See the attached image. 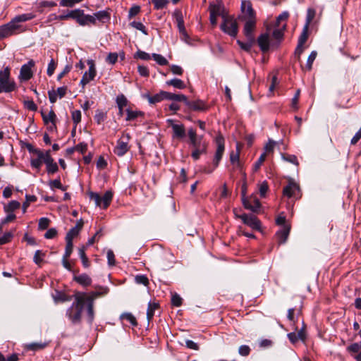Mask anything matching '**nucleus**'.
<instances>
[{
	"label": "nucleus",
	"instance_id": "obj_1",
	"mask_svg": "<svg viewBox=\"0 0 361 361\" xmlns=\"http://www.w3.org/2000/svg\"><path fill=\"white\" fill-rule=\"evenodd\" d=\"M241 11L243 14L240 18L245 22L243 34L250 36V32L255 31L256 28L257 17L250 1H242Z\"/></svg>",
	"mask_w": 361,
	"mask_h": 361
},
{
	"label": "nucleus",
	"instance_id": "obj_2",
	"mask_svg": "<svg viewBox=\"0 0 361 361\" xmlns=\"http://www.w3.org/2000/svg\"><path fill=\"white\" fill-rule=\"evenodd\" d=\"M73 297L75 300L72 305L66 310V315L72 324H77L81 322L85 293L76 292Z\"/></svg>",
	"mask_w": 361,
	"mask_h": 361
},
{
	"label": "nucleus",
	"instance_id": "obj_3",
	"mask_svg": "<svg viewBox=\"0 0 361 361\" xmlns=\"http://www.w3.org/2000/svg\"><path fill=\"white\" fill-rule=\"evenodd\" d=\"M109 289L107 288H101L99 291H92L89 293H85L84 299V306H87V312L90 321L92 322L94 318V301L99 296L107 294Z\"/></svg>",
	"mask_w": 361,
	"mask_h": 361
},
{
	"label": "nucleus",
	"instance_id": "obj_4",
	"mask_svg": "<svg viewBox=\"0 0 361 361\" xmlns=\"http://www.w3.org/2000/svg\"><path fill=\"white\" fill-rule=\"evenodd\" d=\"M220 29L231 37H235L238 32V24L232 16H224Z\"/></svg>",
	"mask_w": 361,
	"mask_h": 361
},
{
	"label": "nucleus",
	"instance_id": "obj_5",
	"mask_svg": "<svg viewBox=\"0 0 361 361\" xmlns=\"http://www.w3.org/2000/svg\"><path fill=\"white\" fill-rule=\"evenodd\" d=\"M0 85L4 92H11L16 88L15 81L11 78V68L8 66L0 71Z\"/></svg>",
	"mask_w": 361,
	"mask_h": 361
},
{
	"label": "nucleus",
	"instance_id": "obj_6",
	"mask_svg": "<svg viewBox=\"0 0 361 361\" xmlns=\"http://www.w3.org/2000/svg\"><path fill=\"white\" fill-rule=\"evenodd\" d=\"M88 194L90 200L94 202L95 205L102 209H106L113 198V193L110 190L105 192L103 196L93 192H90Z\"/></svg>",
	"mask_w": 361,
	"mask_h": 361
},
{
	"label": "nucleus",
	"instance_id": "obj_7",
	"mask_svg": "<svg viewBox=\"0 0 361 361\" xmlns=\"http://www.w3.org/2000/svg\"><path fill=\"white\" fill-rule=\"evenodd\" d=\"M233 213L237 219H240L243 224L250 227L252 230H261V222L255 215L245 213L239 214L236 209H233Z\"/></svg>",
	"mask_w": 361,
	"mask_h": 361
},
{
	"label": "nucleus",
	"instance_id": "obj_8",
	"mask_svg": "<svg viewBox=\"0 0 361 361\" xmlns=\"http://www.w3.org/2000/svg\"><path fill=\"white\" fill-rule=\"evenodd\" d=\"M130 135L129 133H123L121 137L117 141V145L114 149V152L119 156H123L129 149V142Z\"/></svg>",
	"mask_w": 361,
	"mask_h": 361
},
{
	"label": "nucleus",
	"instance_id": "obj_9",
	"mask_svg": "<svg viewBox=\"0 0 361 361\" xmlns=\"http://www.w3.org/2000/svg\"><path fill=\"white\" fill-rule=\"evenodd\" d=\"M77 23L80 26H90L94 23V18L92 15L85 14L82 9H74V18Z\"/></svg>",
	"mask_w": 361,
	"mask_h": 361
},
{
	"label": "nucleus",
	"instance_id": "obj_10",
	"mask_svg": "<svg viewBox=\"0 0 361 361\" xmlns=\"http://www.w3.org/2000/svg\"><path fill=\"white\" fill-rule=\"evenodd\" d=\"M215 142L216 145V150L213 160L214 169L219 166L225 149L224 138L221 135H219L216 137Z\"/></svg>",
	"mask_w": 361,
	"mask_h": 361
},
{
	"label": "nucleus",
	"instance_id": "obj_11",
	"mask_svg": "<svg viewBox=\"0 0 361 361\" xmlns=\"http://www.w3.org/2000/svg\"><path fill=\"white\" fill-rule=\"evenodd\" d=\"M35 66L34 60L30 59L27 63L23 64L20 71L18 78L20 81H27L33 76L32 68Z\"/></svg>",
	"mask_w": 361,
	"mask_h": 361
},
{
	"label": "nucleus",
	"instance_id": "obj_12",
	"mask_svg": "<svg viewBox=\"0 0 361 361\" xmlns=\"http://www.w3.org/2000/svg\"><path fill=\"white\" fill-rule=\"evenodd\" d=\"M87 64L89 66L88 71H85L80 80V85H82V88L88 84L90 81L94 80L96 76L97 71L94 63L92 60H88Z\"/></svg>",
	"mask_w": 361,
	"mask_h": 361
},
{
	"label": "nucleus",
	"instance_id": "obj_13",
	"mask_svg": "<svg viewBox=\"0 0 361 361\" xmlns=\"http://www.w3.org/2000/svg\"><path fill=\"white\" fill-rule=\"evenodd\" d=\"M188 135L192 148L207 147V144L202 140V136H198L195 129H188Z\"/></svg>",
	"mask_w": 361,
	"mask_h": 361
},
{
	"label": "nucleus",
	"instance_id": "obj_14",
	"mask_svg": "<svg viewBox=\"0 0 361 361\" xmlns=\"http://www.w3.org/2000/svg\"><path fill=\"white\" fill-rule=\"evenodd\" d=\"M242 200L245 208L252 211V212H258L261 207L259 200L255 196L246 198L245 197V194L243 193Z\"/></svg>",
	"mask_w": 361,
	"mask_h": 361
},
{
	"label": "nucleus",
	"instance_id": "obj_15",
	"mask_svg": "<svg viewBox=\"0 0 361 361\" xmlns=\"http://www.w3.org/2000/svg\"><path fill=\"white\" fill-rule=\"evenodd\" d=\"M20 27V25H15L12 20L7 24L0 26V39L13 35Z\"/></svg>",
	"mask_w": 361,
	"mask_h": 361
},
{
	"label": "nucleus",
	"instance_id": "obj_16",
	"mask_svg": "<svg viewBox=\"0 0 361 361\" xmlns=\"http://www.w3.org/2000/svg\"><path fill=\"white\" fill-rule=\"evenodd\" d=\"M299 192L300 187L298 184L290 180L288 184L283 190V195L288 198L295 197Z\"/></svg>",
	"mask_w": 361,
	"mask_h": 361
},
{
	"label": "nucleus",
	"instance_id": "obj_17",
	"mask_svg": "<svg viewBox=\"0 0 361 361\" xmlns=\"http://www.w3.org/2000/svg\"><path fill=\"white\" fill-rule=\"evenodd\" d=\"M168 123L173 130L172 137L173 139L181 140L185 136V129L183 124H177L173 122V120H168Z\"/></svg>",
	"mask_w": 361,
	"mask_h": 361
},
{
	"label": "nucleus",
	"instance_id": "obj_18",
	"mask_svg": "<svg viewBox=\"0 0 361 361\" xmlns=\"http://www.w3.org/2000/svg\"><path fill=\"white\" fill-rule=\"evenodd\" d=\"M34 153L36 154L37 158L32 159L30 164L32 167L39 170L42 164L44 163V160L46 159L47 155V151L44 152L39 149H35Z\"/></svg>",
	"mask_w": 361,
	"mask_h": 361
},
{
	"label": "nucleus",
	"instance_id": "obj_19",
	"mask_svg": "<svg viewBox=\"0 0 361 361\" xmlns=\"http://www.w3.org/2000/svg\"><path fill=\"white\" fill-rule=\"evenodd\" d=\"M44 164H46L47 171L49 174H54L57 172L59 169L58 165L51 157L49 151H47V155L44 160Z\"/></svg>",
	"mask_w": 361,
	"mask_h": 361
},
{
	"label": "nucleus",
	"instance_id": "obj_20",
	"mask_svg": "<svg viewBox=\"0 0 361 361\" xmlns=\"http://www.w3.org/2000/svg\"><path fill=\"white\" fill-rule=\"evenodd\" d=\"M290 231V225H284L276 233V237L279 243L283 244L286 242Z\"/></svg>",
	"mask_w": 361,
	"mask_h": 361
},
{
	"label": "nucleus",
	"instance_id": "obj_21",
	"mask_svg": "<svg viewBox=\"0 0 361 361\" xmlns=\"http://www.w3.org/2000/svg\"><path fill=\"white\" fill-rule=\"evenodd\" d=\"M83 226V221L80 219L77 221L75 226L73 227L66 234V240L73 241V239L76 237Z\"/></svg>",
	"mask_w": 361,
	"mask_h": 361
},
{
	"label": "nucleus",
	"instance_id": "obj_22",
	"mask_svg": "<svg viewBox=\"0 0 361 361\" xmlns=\"http://www.w3.org/2000/svg\"><path fill=\"white\" fill-rule=\"evenodd\" d=\"M253 32L254 31L250 32V36H247L246 34H244L247 38L246 42H243L240 40H237V43L240 46V47L245 51H250L253 44L255 43Z\"/></svg>",
	"mask_w": 361,
	"mask_h": 361
},
{
	"label": "nucleus",
	"instance_id": "obj_23",
	"mask_svg": "<svg viewBox=\"0 0 361 361\" xmlns=\"http://www.w3.org/2000/svg\"><path fill=\"white\" fill-rule=\"evenodd\" d=\"M92 16L94 18V23L93 25H96L97 20L101 22L102 23H108L110 20V14L106 11H99L97 13H94Z\"/></svg>",
	"mask_w": 361,
	"mask_h": 361
},
{
	"label": "nucleus",
	"instance_id": "obj_24",
	"mask_svg": "<svg viewBox=\"0 0 361 361\" xmlns=\"http://www.w3.org/2000/svg\"><path fill=\"white\" fill-rule=\"evenodd\" d=\"M185 104L190 109L193 111H204L206 109V105L202 100L191 102L187 98Z\"/></svg>",
	"mask_w": 361,
	"mask_h": 361
},
{
	"label": "nucleus",
	"instance_id": "obj_25",
	"mask_svg": "<svg viewBox=\"0 0 361 361\" xmlns=\"http://www.w3.org/2000/svg\"><path fill=\"white\" fill-rule=\"evenodd\" d=\"M209 11L210 15L221 16L222 19L224 16L228 15L224 13V7L221 4H210Z\"/></svg>",
	"mask_w": 361,
	"mask_h": 361
},
{
	"label": "nucleus",
	"instance_id": "obj_26",
	"mask_svg": "<svg viewBox=\"0 0 361 361\" xmlns=\"http://www.w3.org/2000/svg\"><path fill=\"white\" fill-rule=\"evenodd\" d=\"M257 43L262 51H267L269 49V35L267 33L262 34L257 39Z\"/></svg>",
	"mask_w": 361,
	"mask_h": 361
},
{
	"label": "nucleus",
	"instance_id": "obj_27",
	"mask_svg": "<svg viewBox=\"0 0 361 361\" xmlns=\"http://www.w3.org/2000/svg\"><path fill=\"white\" fill-rule=\"evenodd\" d=\"M35 18V15L32 13H23L18 16H16L12 19V21L15 24V25H19V23L26 22L30 20H32Z\"/></svg>",
	"mask_w": 361,
	"mask_h": 361
},
{
	"label": "nucleus",
	"instance_id": "obj_28",
	"mask_svg": "<svg viewBox=\"0 0 361 361\" xmlns=\"http://www.w3.org/2000/svg\"><path fill=\"white\" fill-rule=\"evenodd\" d=\"M74 281L83 286H89L92 283L91 278L86 274H82L78 276H75Z\"/></svg>",
	"mask_w": 361,
	"mask_h": 361
},
{
	"label": "nucleus",
	"instance_id": "obj_29",
	"mask_svg": "<svg viewBox=\"0 0 361 361\" xmlns=\"http://www.w3.org/2000/svg\"><path fill=\"white\" fill-rule=\"evenodd\" d=\"M164 94H165V99H168V100L183 102L184 103H185V101L187 99V97L182 94H176L165 92V93Z\"/></svg>",
	"mask_w": 361,
	"mask_h": 361
},
{
	"label": "nucleus",
	"instance_id": "obj_30",
	"mask_svg": "<svg viewBox=\"0 0 361 361\" xmlns=\"http://www.w3.org/2000/svg\"><path fill=\"white\" fill-rule=\"evenodd\" d=\"M230 161L233 165V169H240L241 168L238 152H231Z\"/></svg>",
	"mask_w": 361,
	"mask_h": 361
},
{
	"label": "nucleus",
	"instance_id": "obj_31",
	"mask_svg": "<svg viewBox=\"0 0 361 361\" xmlns=\"http://www.w3.org/2000/svg\"><path fill=\"white\" fill-rule=\"evenodd\" d=\"M164 93H165V91H161L159 93L156 94L153 96H150V95L147 94V95H146V97L147 98L148 102L150 104H154L161 102L163 99H165V94H164Z\"/></svg>",
	"mask_w": 361,
	"mask_h": 361
},
{
	"label": "nucleus",
	"instance_id": "obj_32",
	"mask_svg": "<svg viewBox=\"0 0 361 361\" xmlns=\"http://www.w3.org/2000/svg\"><path fill=\"white\" fill-rule=\"evenodd\" d=\"M166 84L167 85L173 86L175 88L183 90L186 87V85H185L184 82L178 78H173L170 80H167L166 82Z\"/></svg>",
	"mask_w": 361,
	"mask_h": 361
},
{
	"label": "nucleus",
	"instance_id": "obj_33",
	"mask_svg": "<svg viewBox=\"0 0 361 361\" xmlns=\"http://www.w3.org/2000/svg\"><path fill=\"white\" fill-rule=\"evenodd\" d=\"M42 116L44 122L47 124L49 123H51L54 126H55V120H56V114L54 111L51 110L48 114H45L44 112H42Z\"/></svg>",
	"mask_w": 361,
	"mask_h": 361
},
{
	"label": "nucleus",
	"instance_id": "obj_34",
	"mask_svg": "<svg viewBox=\"0 0 361 361\" xmlns=\"http://www.w3.org/2000/svg\"><path fill=\"white\" fill-rule=\"evenodd\" d=\"M159 308V304L157 302H149L148 304V308L147 311V317L149 321H150L154 315V311Z\"/></svg>",
	"mask_w": 361,
	"mask_h": 361
},
{
	"label": "nucleus",
	"instance_id": "obj_35",
	"mask_svg": "<svg viewBox=\"0 0 361 361\" xmlns=\"http://www.w3.org/2000/svg\"><path fill=\"white\" fill-rule=\"evenodd\" d=\"M126 121H134L137 118L142 116L143 113L140 111H133L130 109H126Z\"/></svg>",
	"mask_w": 361,
	"mask_h": 361
},
{
	"label": "nucleus",
	"instance_id": "obj_36",
	"mask_svg": "<svg viewBox=\"0 0 361 361\" xmlns=\"http://www.w3.org/2000/svg\"><path fill=\"white\" fill-rule=\"evenodd\" d=\"M50 18H54L55 20H66L68 19H73L74 18V10L69 11L66 14L57 16L56 14H51Z\"/></svg>",
	"mask_w": 361,
	"mask_h": 361
},
{
	"label": "nucleus",
	"instance_id": "obj_37",
	"mask_svg": "<svg viewBox=\"0 0 361 361\" xmlns=\"http://www.w3.org/2000/svg\"><path fill=\"white\" fill-rule=\"evenodd\" d=\"M173 17L176 19V22L177 23L178 29L180 27H185L183 16L182 11L180 10H176L173 14Z\"/></svg>",
	"mask_w": 361,
	"mask_h": 361
},
{
	"label": "nucleus",
	"instance_id": "obj_38",
	"mask_svg": "<svg viewBox=\"0 0 361 361\" xmlns=\"http://www.w3.org/2000/svg\"><path fill=\"white\" fill-rule=\"evenodd\" d=\"M54 300L56 302H64L70 301L71 300V297L63 293L57 292L56 295H54Z\"/></svg>",
	"mask_w": 361,
	"mask_h": 361
},
{
	"label": "nucleus",
	"instance_id": "obj_39",
	"mask_svg": "<svg viewBox=\"0 0 361 361\" xmlns=\"http://www.w3.org/2000/svg\"><path fill=\"white\" fill-rule=\"evenodd\" d=\"M121 319L129 322L133 326H137V321L135 317L129 312L123 313L121 315Z\"/></svg>",
	"mask_w": 361,
	"mask_h": 361
},
{
	"label": "nucleus",
	"instance_id": "obj_40",
	"mask_svg": "<svg viewBox=\"0 0 361 361\" xmlns=\"http://www.w3.org/2000/svg\"><path fill=\"white\" fill-rule=\"evenodd\" d=\"M79 255L82 260V265L85 268H88L90 265V261L85 252V248L82 247L79 249Z\"/></svg>",
	"mask_w": 361,
	"mask_h": 361
},
{
	"label": "nucleus",
	"instance_id": "obj_41",
	"mask_svg": "<svg viewBox=\"0 0 361 361\" xmlns=\"http://www.w3.org/2000/svg\"><path fill=\"white\" fill-rule=\"evenodd\" d=\"M308 28L307 25H305L302 32L299 37L298 43L300 45H304L307 40L308 37Z\"/></svg>",
	"mask_w": 361,
	"mask_h": 361
},
{
	"label": "nucleus",
	"instance_id": "obj_42",
	"mask_svg": "<svg viewBox=\"0 0 361 361\" xmlns=\"http://www.w3.org/2000/svg\"><path fill=\"white\" fill-rule=\"evenodd\" d=\"M207 147L193 148L191 156L194 160L199 159L201 154L206 153Z\"/></svg>",
	"mask_w": 361,
	"mask_h": 361
},
{
	"label": "nucleus",
	"instance_id": "obj_43",
	"mask_svg": "<svg viewBox=\"0 0 361 361\" xmlns=\"http://www.w3.org/2000/svg\"><path fill=\"white\" fill-rule=\"evenodd\" d=\"M317 55V53L315 51H312L311 52V54L309 55L307 61V63L305 66L306 70L310 71L312 69V63H313L314 61L315 60Z\"/></svg>",
	"mask_w": 361,
	"mask_h": 361
},
{
	"label": "nucleus",
	"instance_id": "obj_44",
	"mask_svg": "<svg viewBox=\"0 0 361 361\" xmlns=\"http://www.w3.org/2000/svg\"><path fill=\"white\" fill-rule=\"evenodd\" d=\"M154 7L156 10L161 9L166 7L169 3V0H152Z\"/></svg>",
	"mask_w": 361,
	"mask_h": 361
},
{
	"label": "nucleus",
	"instance_id": "obj_45",
	"mask_svg": "<svg viewBox=\"0 0 361 361\" xmlns=\"http://www.w3.org/2000/svg\"><path fill=\"white\" fill-rule=\"evenodd\" d=\"M83 0H61L59 4L63 7H73L75 4L82 2Z\"/></svg>",
	"mask_w": 361,
	"mask_h": 361
},
{
	"label": "nucleus",
	"instance_id": "obj_46",
	"mask_svg": "<svg viewBox=\"0 0 361 361\" xmlns=\"http://www.w3.org/2000/svg\"><path fill=\"white\" fill-rule=\"evenodd\" d=\"M286 27V23H285L284 24H283L281 25V28H277V29H275L273 32V37L276 39H282L283 36V30H285Z\"/></svg>",
	"mask_w": 361,
	"mask_h": 361
},
{
	"label": "nucleus",
	"instance_id": "obj_47",
	"mask_svg": "<svg viewBox=\"0 0 361 361\" xmlns=\"http://www.w3.org/2000/svg\"><path fill=\"white\" fill-rule=\"evenodd\" d=\"M152 57L159 65L164 66L168 63V61L165 57L158 54H153Z\"/></svg>",
	"mask_w": 361,
	"mask_h": 361
},
{
	"label": "nucleus",
	"instance_id": "obj_48",
	"mask_svg": "<svg viewBox=\"0 0 361 361\" xmlns=\"http://www.w3.org/2000/svg\"><path fill=\"white\" fill-rule=\"evenodd\" d=\"M289 16V13L287 11L283 12L281 14H280L277 18L276 22V27H281L282 25H281V23L282 21L286 22Z\"/></svg>",
	"mask_w": 361,
	"mask_h": 361
},
{
	"label": "nucleus",
	"instance_id": "obj_49",
	"mask_svg": "<svg viewBox=\"0 0 361 361\" xmlns=\"http://www.w3.org/2000/svg\"><path fill=\"white\" fill-rule=\"evenodd\" d=\"M44 255H45V254L43 253L42 251L38 250L35 253V255L33 257V261L37 265H40L43 261Z\"/></svg>",
	"mask_w": 361,
	"mask_h": 361
},
{
	"label": "nucleus",
	"instance_id": "obj_50",
	"mask_svg": "<svg viewBox=\"0 0 361 361\" xmlns=\"http://www.w3.org/2000/svg\"><path fill=\"white\" fill-rule=\"evenodd\" d=\"M130 25L132 27H133L134 28H135L138 30H140L145 35H147L148 34L147 31L145 28V26L140 22L133 21V22L130 23Z\"/></svg>",
	"mask_w": 361,
	"mask_h": 361
},
{
	"label": "nucleus",
	"instance_id": "obj_51",
	"mask_svg": "<svg viewBox=\"0 0 361 361\" xmlns=\"http://www.w3.org/2000/svg\"><path fill=\"white\" fill-rule=\"evenodd\" d=\"M282 158L283 160H285L288 162H290L291 164H293L296 166H298L299 164L298 161V159H297L296 156H295V155L283 154Z\"/></svg>",
	"mask_w": 361,
	"mask_h": 361
},
{
	"label": "nucleus",
	"instance_id": "obj_52",
	"mask_svg": "<svg viewBox=\"0 0 361 361\" xmlns=\"http://www.w3.org/2000/svg\"><path fill=\"white\" fill-rule=\"evenodd\" d=\"M56 6V4L54 1H42L39 2L38 4L39 11L40 13H42L43 11L42 8H43L44 7H54Z\"/></svg>",
	"mask_w": 361,
	"mask_h": 361
},
{
	"label": "nucleus",
	"instance_id": "obj_53",
	"mask_svg": "<svg viewBox=\"0 0 361 361\" xmlns=\"http://www.w3.org/2000/svg\"><path fill=\"white\" fill-rule=\"evenodd\" d=\"M106 117V114L102 111H97L96 114L94 116V120L98 124H101L105 120Z\"/></svg>",
	"mask_w": 361,
	"mask_h": 361
},
{
	"label": "nucleus",
	"instance_id": "obj_54",
	"mask_svg": "<svg viewBox=\"0 0 361 361\" xmlns=\"http://www.w3.org/2000/svg\"><path fill=\"white\" fill-rule=\"evenodd\" d=\"M50 220L48 218H41L39 220L38 228L40 230L47 229L49 226Z\"/></svg>",
	"mask_w": 361,
	"mask_h": 361
},
{
	"label": "nucleus",
	"instance_id": "obj_55",
	"mask_svg": "<svg viewBox=\"0 0 361 361\" xmlns=\"http://www.w3.org/2000/svg\"><path fill=\"white\" fill-rule=\"evenodd\" d=\"M66 250L64 253V258H68L70 255L72 253L73 251V242L71 240H66Z\"/></svg>",
	"mask_w": 361,
	"mask_h": 361
},
{
	"label": "nucleus",
	"instance_id": "obj_56",
	"mask_svg": "<svg viewBox=\"0 0 361 361\" xmlns=\"http://www.w3.org/2000/svg\"><path fill=\"white\" fill-rule=\"evenodd\" d=\"M315 11L312 8H308L307 13V18H306V23L305 25H307V27H309V25L312 20L314 19L315 16Z\"/></svg>",
	"mask_w": 361,
	"mask_h": 361
},
{
	"label": "nucleus",
	"instance_id": "obj_57",
	"mask_svg": "<svg viewBox=\"0 0 361 361\" xmlns=\"http://www.w3.org/2000/svg\"><path fill=\"white\" fill-rule=\"evenodd\" d=\"M135 281L138 284H142L147 286L149 284V280L145 275H137L135 278Z\"/></svg>",
	"mask_w": 361,
	"mask_h": 361
},
{
	"label": "nucleus",
	"instance_id": "obj_58",
	"mask_svg": "<svg viewBox=\"0 0 361 361\" xmlns=\"http://www.w3.org/2000/svg\"><path fill=\"white\" fill-rule=\"evenodd\" d=\"M276 142L271 140H269L268 142L264 146V152L265 155L267 156V154L271 153L274 151V148L275 147Z\"/></svg>",
	"mask_w": 361,
	"mask_h": 361
},
{
	"label": "nucleus",
	"instance_id": "obj_59",
	"mask_svg": "<svg viewBox=\"0 0 361 361\" xmlns=\"http://www.w3.org/2000/svg\"><path fill=\"white\" fill-rule=\"evenodd\" d=\"M128 100L123 94L118 95L116 97V104L118 107H124L127 105Z\"/></svg>",
	"mask_w": 361,
	"mask_h": 361
},
{
	"label": "nucleus",
	"instance_id": "obj_60",
	"mask_svg": "<svg viewBox=\"0 0 361 361\" xmlns=\"http://www.w3.org/2000/svg\"><path fill=\"white\" fill-rule=\"evenodd\" d=\"M56 68V63L54 61V60L53 59H51L50 62L48 64L47 75L49 76H51L54 74Z\"/></svg>",
	"mask_w": 361,
	"mask_h": 361
},
{
	"label": "nucleus",
	"instance_id": "obj_61",
	"mask_svg": "<svg viewBox=\"0 0 361 361\" xmlns=\"http://www.w3.org/2000/svg\"><path fill=\"white\" fill-rule=\"evenodd\" d=\"M73 121L75 125L78 124L81 121V112L80 110H75L72 112L71 115Z\"/></svg>",
	"mask_w": 361,
	"mask_h": 361
},
{
	"label": "nucleus",
	"instance_id": "obj_62",
	"mask_svg": "<svg viewBox=\"0 0 361 361\" xmlns=\"http://www.w3.org/2000/svg\"><path fill=\"white\" fill-rule=\"evenodd\" d=\"M20 207V203L17 201H11L6 206V209L7 212H13L14 210L18 209Z\"/></svg>",
	"mask_w": 361,
	"mask_h": 361
},
{
	"label": "nucleus",
	"instance_id": "obj_63",
	"mask_svg": "<svg viewBox=\"0 0 361 361\" xmlns=\"http://www.w3.org/2000/svg\"><path fill=\"white\" fill-rule=\"evenodd\" d=\"M13 238V234L11 232L5 233L2 237L0 238V245H4L11 241Z\"/></svg>",
	"mask_w": 361,
	"mask_h": 361
},
{
	"label": "nucleus",
	"instance_id": "obj_64",
	"mask_svg": "<svg viewBox=\"0 0 361 361\" xmlns=\"http://www.w3.org/2000/svg\"><path fill=\"white\" fill-rule=\"evenodd\" d=\"M117 53H109L106 59V61L110 64H114L118 60Z\"/></svg>",
	"mask_w": 361,
	"mask_h": 361
}]
</instances>
